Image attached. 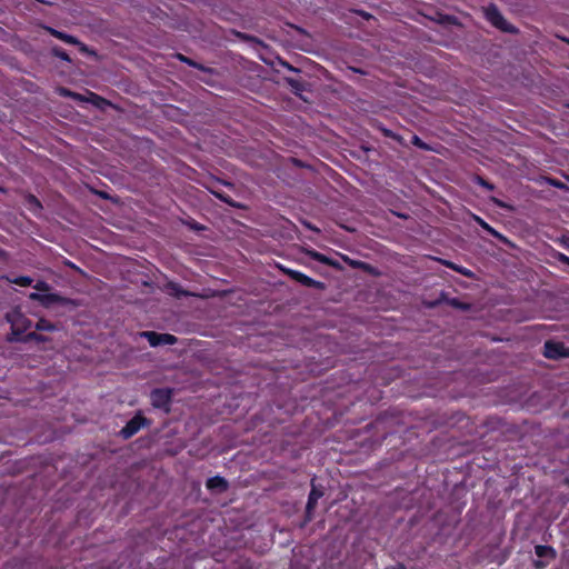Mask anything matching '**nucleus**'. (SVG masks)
<instances>
[{
    "label": "nucleus",
    "mask_w": 569,
    "mask_h": 569,
    "mask_svg": "<svg viewBox=\"0 0 569 569\" xmlns=\"http://www.w3.org/2000/svg\"><path fill=\"white\" fill-rule=\"evenodd\" d=\"M52 53H53L57 58H59V59H61V60H64V61H68V62H70V61H71V60H70L69 54H68L63 49H61V48H59V47H54V48H52Z\"/></svg>",
    "instance_id": "obj_22"
},
{
    "label": "nucleus",
    "mask_w": 569,
    "mask_h": 569,
    "mask_svg": "<svg viewBox=\"0 0 569 569\" xmlns=\"http://www.w3.org/2000/svg\"><path fill=\"white\" fill-rule=\"evenodd\" d=\"M140 337L146 338L151 347H158L161 345H174L177 337L170 333H158L154 331H142Z\"/></svg>",
    "instance_id": "obj_4"
},
{
    "label": "nucleus",
    "mask_w": 569,
    "mask_h": 569,
    "mask_svg": "<svg viewBox=\"0 0 569 569\" xmlns=\"http://www.w3.org/2000/svg\"><path fill=\"white\" fill-rule=\"evenodd\" d=\"M558 260L563 262V263H567L569 264V257H567L566 254L563 253H558Z\"/></svg>",
    "instance_id": "obj_31"
},
{
    "label": "nucleus",
    "mask_w": 569,
    "mask_h": 569,
    "mask_svg": "<svg viewBox=\"0 0 569 569\" xmlns=\"http://www.w3.org/2000/svg\"><path fill=\"white\" fill-rule=\"evenodd\" d=\"M485 14L487 20L495 26L496 28L500 29L501 31L509 32V33H516L518 30L516 27L510 24L500 13L498 8L493 4L488 6L485 9Z\"/></svg>",
    "instance_id": "obj_3"
},
{
    "label": "nucleus",
    "mask_w": 569,
    "mask_h": 569,
    "mask_svg": "<svg viewBox=\"0 0 569 569\" xmlns=\"http://www.w3.org/2000/svg\"><path fill=\"white\" fill-rule=\"evenodd\" d=\"M210 192L217 197L218 199H220L221 201L228 203L229 206L231 207H234V208H239L240 206L236 202H233L228 196H226L224 193L220 192V191H217V190H213V189H210Z\"/></svg>",
    "instance_id": "obj_20"
},
{
    "label": "nucleus",
    "mask_w": 569,
    "mask_h": 569,
    "mask_svg": "<svg viewBox=\"0 0 569 569\" xmlns=\"http://www.w3.org/2000/svg\"><path fill=\"white\" fill-rule=\"evenodd\" d=\"M451 303H452L453 306H458V301H456V300H453Z\"/></svg>",
    "instance_id": "obj_41"
},
{
    "label": "nucleus",
    "mask_w": 569,
    "mask_h": 569,
    "mask_svg": "<svg viewBox=\"0 0 569 569\" xmlns=\"http://www.w3.org/2000/svg\"><path fill=\"white\" fill-rule=\"evenodd\" d=\"M383 132H385V134H386L387 137H390V136H391V132H390L389 130H383Z\"/></svg>",
    "instance_id": "obj_39"
},
{
    "label": "nucleus",
    "mask_w": 569,
    "mask_h": 569,
    "mask_svg": "<svg viewBox=\"0 0 569 569\" xmlns=\"http://www.w3.org/2000/svg\"><path fill=\"white\" fill-rule=\"evenodd\" d=\"M223 183H224L226 186H228V187H233V186H232V183H230V182H223Z\"/></svg>",
    "instance_id": "obj_40"
},
{
    "label": "nucleus",
    "mask_w": 569,
    "mask_h": 569,
    "mask_svg": "<svg viewBox=\"0 0 569 569\" xmlns=\"http://www.w3.org/2000/svg\"><path fill=\"white\" fill-rule=\"evenodd\" d=\"M493 202H495L496 204H498L499 207H502V208L505 207L503 202H501L500 200H498V199H496V198L493 199Z\"/></svg>",
    "instance_id": "obj_35"
},
{
    "label": "nucleus",
    "mask_w": 569,
    "mask_h": 569,
    "mask_svg": "<svg viewBox=\"0 0 569 569\" xmlns=\"http://www.w3.org/2000/svg\"><path fill=\"white\" fill-rule=\"evenodd\" d=\"M178 59L187 64H189L190 67H193V68H197L201 71H204V72H211V69L210 68H207L202 64H199L197 63L196 61L191 60L190 58L188 57H184L182 54H178Z\"/></svg>",
    "instance_id": "obj_15"
},
{
    "label": "nucleus",
    "mask_w": 569,
    "mask_h": 569,
    "mask_svg": "<svg viewBox=\"0 0 569 569\" xmlns=\"http://www.w3.org/2000/svg\"><path fill=\"white\" fill-rule=\"evenodd\" d=\"M308 256L318 262H321V263H325L328 266H335V263L331 261L330 258L326 257L325 254H322L318 251L310 250V251H308Z\"/></svg>",
    "instance_id": "obj_13"
},
{
    "label": "nucleus",
    "mask_w": 569,
    "mask_h": 569,
    "mask_svg": "<svg viewBox=\"0 0 569 569\" xmlns=\"http://www.w3.org/2000/svg\"><path fill=\"white\" fill-rule=\"evenodd\" d=\"M322 495H323L322 491L318 490L315 487L310 491L309 498H308V502H307V507H306V512H307L308 520H311L312 511L316 508V505H317L318 500L322 497Z\"/></svg>",
    "instance_id": "obj_8"
},
{
    "label": "nucleus",
    "mask_w": 569,
    "mask_h": 569,
    "mask_svg": "<svg viewBox=\"0 0 569 569\" xmlns=\"http://www.w3.org/2000/svg\"><path fill=\"white\" fill-rule=\"evenodd\" d=\"M90 97H91V99H90L91 101H92V100L100 99V98H99L97 94H94V93H90Z\"/></svg>",
    "instance_id": "obj_36"
},
{
    "label": "nucleus",
    "mask_w": 569,
    "mask_h": 569,
    "mask_svg": "<svg viewBox=\"0 0 569 569\" xmlns=\"http://www.w3.org/2000/svg\"><path fill=\"white\" fill-rule=\"evenodd\" d=\"M478 183L488 190L493 189V186L491 183H489L488 181L483 180L482 178H478Z\"/></svg>",
    "instance_id": "obj_30"
},
{
    "label": "nucleus",
    "mask_w": 569,
    "mask_h": 569,
    "mask_svg": "<svg viewBox=\"0 0 569 569\" xmlns=\"http://www.w3.org/2000/svg\"><path fill=\"white\" fill-rule=\"evenodd\" d=\"M33 288L37 290V292L40 293H47L50 291V286L44 281H38Z\"/></svg>",
    "instance_id": "obj_26"
},
{
    "label": "nucleus",
    "mask_w": 569,
    "mask_h": 569,
    "mask_svg": "<svg viewBox=\"0 0 569 569\" xmlns=\"http://www.w3.org/2000/svg\"><path fill=\"white\" fill-rule=\"evenodd\" d=\"M48 31L56 38L60 39L61 41L68 43V44H74L78 43V39L71 34L58 31L52 28H48Z\"/></svg>",
    "instance_id": "obj_10"
},
{
    "label": "nucleus",
    "mask_w": 569,
    "mask_h": 569,
    "mask_svg": "<svg viewBox=\"0 0 569 569\" xmlns=\"http://www.w3.org/2000/svg\"><path fill=\"white\" fill-rule=\"evenodd\" d=\"M12 282L21 287H28L32 283V279L30 277H18Z\"/></svg>",
    "instance_id": "obj_25"
},
{
    "label": "nucleus",
    "mask_w": 569,
    "mask_h": 569,
    "mask_svg": "<svg viewBox=\"0 0 569 569\" xmlns=\"http://www.w3.org/2000/svg\"><path fill=\"white\" fill-rule=\"evenodd\" d=\"M61 94L64 96V97H70L74 100H78V101H84L86 99L80 94V93H76V92H72L68 89H61Z\"/></svg>",
    "instance_id": "obj_24"
},
{
    "label": "nucleus",
    "mask_w": 569,
    "mask_h": 569,
    "mask_svg": "<svg viewBox=\"0 0 569 569\" xmlns=\"http://www.w3.org/2000/svg\"><path fill=\"white\" fill-rule=\"evenodd\" d=\"M476 220L481 226V228L485 229L486 231H488L490 234H492L496 238L503 239V237L497 230H495L491 226H489L485 220H482L479 217H477Z\"/></svg>",
    "instance_id": "obj_18"
},
{
    "label": "nucleus",
    "mask_w": 569,
    "mask_h": 569,
    "mask_svg": "<svg viewBox=\"0 0 569 569\" xmlns=\"http://www.w3.org/2000/svg\"><path fill=\"white\" fill-rule=\"evenodd\" d=\"M308 256L318 262H321V263H325L328 266H335V263L331 261L330 258L326 257L325 254H322L318 251L310 250V251H308Z\"/></svg>",
    "instance_id": "obj_12"
},
{
    "label": "nucleus",
    "mask_w": 569,
    "mask_h": 569,
    "mask_svg": "<svg viewBox=\"0 0 569 569\" xmlns=\"http://www.w3.org/2000/svg\"><path fill=\"white\" fill-rule=\"evenodd\" d=\"M6 320L11 325L9 342L20 341V336L31 327V321L18 308L7 312Z\"/></svg>",
    "instance_id": "obj_1"
},
{
    "label": "nucleus",
    "mask_w": 569,
    "mask_h": 569,
    "mask_svg": "<svg viewBox=\"0 0 569 569\" xmlns=\"http://www.w3.org/2000/svg\"><path fill=\"white\" fill-rule=\"evenodd\" d=\"M543 355L549 359H558L569 357V350L562 343L547 341Z\"/></svg>",
    "instance_id": "obj_6"
},
{
    "label": "nucleus",
    "mask_w": 569,
    "mask_h": 569,
    "mask_svg": "<svg viewBox=\"0 0 569 569\" xmlns=\"http://www.w3.org/2000/svg\"><path fill=\"white\" fill-rule=\"evenodd\" d=\"M280 269L282 270L283 273L288 274L290 278H292V273H295V271H296L293 269L284 268V267H281Z\"/></svg>",
    "instance_id": "obj_32"
},
{
    "label": "nucleus",
    "mask_w": 569,
    "mask_h": 569,
    "mask_svg": "<svg viewBox=\"0 0 569 569\" xmlns=\"http://www.w3.org/2000/svg\"><path fill=\"white\" fill-rule=\"evenodd\" d=\"M31 340L40 343V342L47 341V338L41 335H38L36 332H30V333L26 335L24 337L20 338V341H23V342H28Z\"/></svg>",
    "instance_id": "obj_21"
},
{
    "label": "nucleus",
    "mask_w": 569,
    "mask_h": 569,
    "mask_svg": "<svg viewBox=\"0 0 569 569\" xmlns=\"http://www.w3.org/2000/svg\"><path fill=\"white\" fill-rule=\"evenodd\" d=\"M210 192L217 197L218 199H220L221 201L228 203L229 206L231 207H234V208H239L240 206L236 202H233L228 196H226L224 193L220 192V191H217V190H213V189H210Z\"/></svg>",
    "instance_id": "obj_19"
},
{
    "label": "nucleus",
    "mask_w": 569,
    "mask_h": 569,
    "mask_svg": "<svg viewBox=\"0 0 569 569\" xmlns=\"http://www.w3.org/2000/svg\"><path fill=\"white\" fill-rule=\"evenodd\" d=\"M306 226L311 230L319 231L317 228L312 227V224L307 223Z\"/></svg>",
    "instance_id": "obj_37"
},
{
    "label": "nucleus",
    "mask_w": 569,
    "mask_h": 569,
    "mask_svg": "<svg viewBox=\"0 0 569 569\" xmlns=\"http://www.w3.org/2000/svg\"><path fill=\"white\" fill-rule=\"evenodd\" d=\"M29 299L33 300V301H38L44 308H50L54 305H61V306L74 305L72 300L64 298L58 293L50 292V291L47 293L31 292L29 295Z\"/></svg>",
    "instance_id": "obj_2"
},
{
    "label": "nucleus",
    "mask_w": 569,
    "mask_h": 569,
    "mask_svg": "<svg viewBox=\"0 0 569 569\" xmlns=\"http://www.w3.org/2000/svg\"><path fill=\"white\" fill-rule=\"evenodd\" d=\"M142 426V419L139 417H136L131 419L120 431L121 436L124 439H128L132 437L134 433H137Z\"/></svg>",
    "instance_id": "obj_7"
},
{
    "label": "nucleus",
    "mask_w": 569,
    "mask_h": 569,
    "mask_svg": "<svg viewBox=\"0 0 569 569\" xmlns=\"http://www.w3.org/2000/svg\"><path fill=\"white\" fill-rule=\"evenodd\" d=\"M151 403L154 408L166 409L171 399V391L169 389H156L151 392Z\"/></svg>",
    "instance_id": "obj_5"
},
{
    "label": "nucleus",
    "mask_w": 569,
    "mask_h": 569,
    "mask_svg": "<svg viewBox=\"0 0 569 569\" xmlns=\"http://www.w3.org/2000/svg\"><path fill=\"white\" fill-rule=\"evenodd\" d=\"M27 201L32 208H41L39 200L34 196H28Z\"/></svg>",
    "instance_id": "obj_28"
},
{
    "label": "nucleus",
    "mask_w": 569,
    "mask_h": 569,
    "mask_svg": "<svg viewBox=\"0 0 569 569\" xmlns=\"http://www.w3.org/2000/svg\"><path fill=\"white\" fill-rule=\"evenodd\" d=\"M412 143L420 149H423V150L428 149V146L418 136L412 137Z\"/></svg>",
    "instance_id": "obj_27"
},
{
    "label": "nucleus",
    "mask_w": 569,
    "mask_h": 569,
    "mask_svg": "<svg viewBox=\"0 0 569 569\" xmlns=\"http://www.w3.org/2000/svg\"><path fill=\"white\" fill-rule=\"evenodd\" d=\"M298 282L305 287H312V288H316L319 290H323L326 287L323 282L317 281L305 273H302V276L300 277V280Z\"/></svg>",
    "instance_id": "obj_11"
},
{
    "label": "nucleus",
    "mask_w": 569,
    "mask_h": 569,
    "mask_svg": "<svg viewBox=\"0 0 569 569\" xmlns=\"http://www.w3.org/2000/svg\"><path fill=\"white\" fill-rule=\"evenodd\" d=\"M36 329L37 330H40V331H54L57 328L53 323H51L50 321L46 320V319H40L37 323H36Z\"/></svg>",
    "instance_id": "obj_17"
},
{
    "label": "nucleus",
    "mask_w": 569,
    "mask_h": 569,
    "mask_svg": "<svg viewBox=\"0 0 569 569\" xmlns=\"http://www.w3.org/2000/svg\"><path fill=\"white\" fill-rule=\"evenodd\" d=\"M549 183L553 187H557V188H561L562 187V182L560 181H556V180H549Z\"/></svg>",
    "instance_id": "obj_34"
},
{
    "label": "nucleus",
    "mask_w": 569,
    "mask_h": 569,
    "mask_svg": "<svg viewBox=\"0 0 569 569\" xmlns=\"http://www.w3.org/2000/svg\"><path fill=\"white\" fill-rule=\"evenodd\" d=\"M286 81L295 92L301 91L303 89V84L297 79L287 78Z\"/></svg>",
    "instance_id": "obj_23"
},
{
    "label": "nucleus",
    "mask_w": 569,
    "mask_h": 569,
    "mask_svg": "<svg viewBox=\"0 0 569 569\" xmlns=\"http://www.w3.org/2000/svg\"><path fill=\"white\" fill-rule=\"evenodd\" d=\"M442 263L447 267H449L450 269L466 276V277H471L472 276V272L463 267H459L457 266L456 263L451 262V261H447V260H443Z\"/></svg>",
    "instance_id": "obj_16"
},
{
    "label": "nucleus",
    "mask_w": 569,
    "mask_h": 569,
    "mask_svg": "<svg viewBox=\"0 0 569 569\" xmlns=\"http://www.w3.org/2000/svg\"><path fill=\"white\" fill-rule=\"evenodd\" d=\"M74 46H78L79 50L83 53L88 54H94L92 50H90L84 43L78 40V43H74Z\"/></svg>",
    "instance_id": "obj_29"
},
{
    "label": "nucleus",
    "mask_w": 569,
    "mask_h": 569,
    "mask_svg": "<svg viewBox=\"0 0 569 569\" xmlns=\"http://www.w3.org/2000/svg\"><path fill=\"white\" fill-rule=\"evenodd\" d=\"M207 487L209 489H213V490H218V491H224L228 488V482L226 481L224 478L216 476V477L210 478L207 481Z\"/></svg>",
    "instance_id": "obj_9"
},
{
    "label": "nucleus",
    "mask_w": 569,
    "mask_h": 569,
    "mask_svg": "<svg viewBox=\"0 0 569 569\" xmlns=\"http://www.w3.org/2000/svg\"><path fill=\"white\" fill-rule=\"evenodd\" d=\"M301 276H302V272L296 270L295 273H292L291 279L298 282L300 280Z\"/></svg>",
    "instance_id": "obj_33"
},
{
    "label": "nucleus",
    "mask_w": 569,
    "mask_h": 569,
    "mask_svg": "<svg viewBox=\"0 0 569 569\" xmlns=\"http://www.w3.org/2000/svg\"><path fill=\"white\" fill-rule=\"evenodd\" d=\"M392 569H406L403 565H398L397 567H393Z\"/></svg>",
    "instance_id": "obj_38"
},
{
    "label": "nucleus",
    "mask_w": 569,
    "mask_h": 569,
    "mask_svg": "<svg viewBox=\"0 0 569 569\" xmlns=\"http://www.w3.org/2000/svg\"><path fill=\"white\" fill-rule=\"evenodd\" d=\"M167 290L171 296L181 297V296H191L190 292L182 290L177 283H168Z\"/></svg>",
    "instance_id": "obj_14"
}]
</instances>
